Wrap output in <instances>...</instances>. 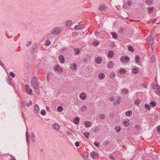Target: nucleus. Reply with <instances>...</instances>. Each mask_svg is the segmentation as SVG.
Returning a JSON list of instances; mask_svg holds the SVG:
<instances>
[{"instance_id": "obj_41", "label": "nucleus", "mask_w": 160, "mask_h": 160, "mask_svg": "<svg viewBox=\"0 0 160 160\" xmlns=\"http://www.w3.org/2000/svg\"><path fill=\"white\" fill-rule=\"evenodd\" d=\"M51 44V42L49 40H47L45 41V45L46 46H49Z\"/></svg>"}, {"instance_id": "obj_20", "label": "nucleus", "mask_w": 160, "mask_h": 160, "mask_svg": "<svg viewBox=\"0 0 160 160\" xmlns=\"http://www.w3.org/2000/svg\"><path fill=\"white\" fill-rule=\"evenodd\" d=\"M158 87H157V89L156 90L155 92L156 94L158 95H160V86L159 85H157Z\"/></svg>"}, {"instance_id": "obj_44", "label": "nucleus", "mask_w": 160, "mask_h": 160, "mask_svg": "<svg viewBox=\"0 0 160 160\" xmlns=\"http://www.w3.org/2000/svg\"><path fill=\"white\" fill-rule=\"evenodd\" d=\"M157 85H159L158 84H155L154 83H152V88L153 89H155L156 88H157L158 87V86Z\"/></svg>"}, {"instance_id": "obj_34", "label": "nucleus", "mask_w": 160, "mask_h": 160, "mask_svg": "<svg viewBox=\"0 0 160 160\" xmlns=\"http://www.w3.org/2000/svg\"><path fill=\"white\" fill-rule=\"evenodd\" d=\"M121 130V128L120 126L115 128V130L117 133L119 132Z\"/></svg>"}, {"instance_id": "obj_59", "label": "nucleus", "mask_w": 160, "mask_h": 160, "mask_svg": "<svg viewBox=\"0 0 160 160\" xmlns=\"http://www.w3.org/2000/svg\"><path fill=\"white\" fill-rule=\"evenodd\" d=\"M109 158L111 159H112V160H115V158L113 157L111 155H109Z\"/></svg>"}, {"instance_id": "obj_33", "label": "nucleus", "mask_w": 160, "mask_h": 160, "mask_svg": "<svg viewBox=\"0 0 160 160\" xmlns=\"http://www.w3.org/2000/svg\"><path fill=\"white\" fill-rule=\"evenodd\" d=\"M140 59V57L138 56H136L135 58V62L136 63H138L139 62Z\"/></svg>"}, {"instance_id": "obj_6", "label": "nucleus", "mask_w": 160, "mask_h": 160, "mask_svg": "<svg viewBox=\"0 0 160 160\" xmlns=\"http://www.w3.org/2000/svg\"><path fill=\"white\" fill-rule=\"evenodd\" d=\"M90 156L93 159H94L96 157H98L99 155L97 152L93 151L90 153Z\"/></svg>"}, {"instance_id": "obj_2", "label": "nucleus", "mask_w": 160, "mask_h": 160, "mask_svg": "<svg viewBox=\"0 0 160 160\" xmlns=\"http://www.w3.org/2000/svg\"><path fill=\"white\" fill-rule=\"evenodd\" d=\"M61 29L60 27H57L54 28L51 32V34H58L61 32Z\"/></svg>"}, {"instance_id": "obj_53", "label": "nucleus", "mask_w": 160, "mask_h": 160, "mask_svg": "<svg viewBox=\"0 0 160 160\" xmlns=\"http://www.w3.org/2000/svg\"><path fill=\"white\" fill-rule=\"evenodd\" d=\"M25 86L26 91H28L29 89L28 85L27 84H26L25 85Z\"/></svg>"}, {"instance_id": "obj_62", "label": "nucleus", "mask_w": 160, "mask_h": 160, "mask_svg": "<svg viewBox=\"0 0 160 160\" xmlns=\"http://www.w3.org/2000/svg\"><path fill=\"white\" fill-rule=\"evenodd\" d=\"M114 100V98L113 97H112L110 99V102H113Z\"/></svg>"}, {"instance_id": "obj_24", "label": "nucleus", "mask_w": 160, "mask_h": 160, "mask_svg": "<svg viewBox=\"0 0 160 160\" xmlns=\"http://www.w3.org/2000/svg\"><path fill=\"white\" fill-rule=\"evenodd\" d=\"M111 34L114 39H116L118 37L117 34L116 32H111Z\"/></svg>"}, {"instance_id": "obj_55", "label": "nucleus", "mask_w": 160, "mask_h": 160, "mask_svg": "<svg viewBox=\"0 0 160 160\" xmlns=\"http://www.w3.org/2000/svg\"><path fill=\"white\" fill-rule=\"evenodd\" d=\"M32 104V102L31 101H30L28 103H27V106L28 107L30 106Z\"/></svg>"}, {"instance_id": "obj_42", "label": "nucleus", "mask_w": 160, "mask_h": 160, "mask_svg": "<svg viewBox=\"0 0 160 160\" xmlns=\"http://www.w3.org/2000/svg\"><path fill=\"white\" fill-rule=\"evenodd\" d=\"M149 40H150L151 42H152V44L150 43V45H152L153 44V39L152 38V37L151 36L149 35Z\"/></svg>"}, {"instance_id": "obj_23", "label": "nucleus", "mask_w": 160, "mask_h": 160, "mask_svg": "<svg viewBox=\"0 0 160 160\" xmlns=\"http://www.w3.org/2000/svg\"><path fill=\"white\" fill-rule=\"evenodd\" d=\"M98 78L100 79H103L105 78V75L103 73H100L98 75Z\"/></svg>"}, {"instance_id": "obj_49", "label": "nucleus", "mask_w": 160, "mask_h": 160, "mask_svg": "<svg viewBox=\"0 0 160 160\" xmlns=\"http://www.w3.org/2000/svg\"><path fill=\"white\" fill-rule=\"evenodd\" d=\"M10 75L13 78H14L15 77V74L12 72H10Z\"/></svg>"}, {"instance_id": "obj_57", "label": "nucleus", "mask_w": 160, "mask_h": 160, "mask_svg": "<svg viewBox=\"0 0 160 160\" xmlns=\"http://www.w3.org/2000/svg\"><path fill=\"white\" fill-rule=\"evenodd\" d=\"M75 144V146L77 147H78L79 146V142L77 141L76 142Z\"/></svg>"}, {"instance_id": "obj_26", "label": "nucleus", "mask_w": 160, "mask_h": 160, "mask_svg": "<svg viewBox=\"0 0 160 160\" xmlns=\"http://www.w3.org/2000/svg\"><path fill=\"white\" fill-rule=\"evenodd\" d=\"M106 9V7L104 5H102L100 6L99 7V9L100 10H104Z\"/></svg>"}, {"instance_id": "obj_64", "label": "nucleus", "mask_w": 160, "mask_h": 160, "mask_svg": "<svg viewBox=\"0 0 160 160\" xmlns=\"http://www.w3.org/2000/svg\"><path fill=\"white\" fill-rule=\"evenodd\" d=\"M31 137L32 138H35V135L33 132H32L31 134Z\"/></svg>"}, {"instance_id": "obj_45", "label": "nucleus", "mask_w": 160, "mask_h": 160, "mask_svg": "<svg viewBox=\"0 0 160 160\" xmlns=\"http://www.w3.org/2000/svg\"><path fill=\"white\" fill-rule=\"evenodd\" d=\"M74 50H77V51H76L75 52V54L76 55H78L79 53H80V49L76 48V49H74Z\"/></svg>"}, {"instance_id": "obj_35", "label": "nucleus", "mask_w": 160, "mask_h": 160, "mask_svg": "<svg viewBox=\"0 0 160 160\" xmlns=\"http://www.w3.org/2000/svg\"><path fill=\"white\" fill-rule=\"evenodd\" d=\"M123 123L124 126L125 127L128 126L129 124V120L128 121H124Z\"/></svg>"}, {"instance_id": "obj_39", "label": "nucleus", "mask_w": 160, "mask_h": 160, "mask_svg": "<svg viewBox=\"0 0 160 160\" xmlns=\"http://www.w3.org/2000/svg\"><path fill=\"white\" fill-rule=\"evenodd\" d=\"M90 135V133L88 132H85L84 133V136L87 138H88L89 136Z\"/></svg>"}, {"instance_id": "obj_7", "label": "nucleus", "mask_w": 160, "mask_h": 160, "mask_svg": "<svg viewBox=\"0 0 160 160\" xmlns=\"http://www.w3.org/2000/svg\"><path fill=\"white\" fill-rule=\"evenodd\" d=\"M85 26L84 25H76L74 28L75 30H78L81 29L85 28Z\"/></svg>"}, {"instance_id": "obj_48", "label": "nucleus", "mask_w": 160, "mask_h": 160, "mask_svg": "<svg viewBox=\"0 0 160 160\" xmlns=\"http://www.w3.org/2000/svg\"><path fill=\"white\" fill-rule=\"evenodd\" d=\"M27 93L28 94H31L32 93V89H29L28 91H26Z\"/></svg>"}, {"instance_id": "obj_25", "label": "nucleus", "mask_w": 160, "mask_h": 160, "mask_svg": "<svg viewBox=\"0 0 160 160\" xmlns=\"http://www.w3.org/2000/svg\"><path fill=\"white\" fill-rule=\"evenodd\" d=\"M146 3L149 5H151L153 2V0H145Z\"/></svg>"}, {"instance_id": "obj_4", "label": "nucleus", "mask_w": 160, "mask_h": 160, "mask_svg": "<svg viewBox=\"0 0 160 160\" xmlns=\"http://www.w3.org/2000/svg\"><path fill=\"white\" fill-rule=\"evenodd\" d=\"M121 61L122 62H129L130 60V58L128 56H123L121 58H120Z\"/></svg>"}, {"instance_id": "obj_40", "label": "nucleus", "mask_w": 160, "mask_h": 160, "mask_svg": "<svg viewBox=\"0 0 160 160\" xmlns=\"http://www.w3.org/2000/svg\"><path fill=\"white\" fill-rule=\"evenodd\" d=\"M140 102V101L139 99H137L135 100V104L137 105V106H138L139 105V103Z\"/></svg>"}, {"instance_id": "obj_46", "label": "nucleus", "mask_w": 160, "mask_h": 160, "mask_svg": "<svg viewBox=\"0 0 160 160\" xmlns=\"http://www.w3.org/2000/svg\"><path fill=\"white\" fill-rule=\"evenodd\" d=\"M41 114L42 115H45L46 113V111L44 109L42 110L41 111Z\"/></svg>"}, {"instance_id": "obj_13", "label": "nucleus", "mask_w": 160, "mask_h": 160, "mask_svg": "<svg viewBox=\"0 0 160 160\" xmlns=\"http://www.w3.org/2000/svg\"><path fill=\"white\" fill-rule=\"evenodd\" d=\"M79 120L80 118L78 117H76L74 119L73 122L75 124H77L79 123Z\"/></svg>"}, {"instance_id": "obj_36", "label": "nucleus", "mask_w": 160, "mask_h": 160, "mask_svg": "<svg viewBox=\"0 0 160 160\" xmlns=\"http://www.w3.org/2000/svg\"><path fill=\"white\" fill-rule=\"evenodd\" d=\"M57 110L58 112H61L63 110V107L61 106H59L57 108Z\"/></svg>"}, {"instance_id": "obj_21", "label": "nucleus", "mask_w": 160, "mask_h": 160, "mask_svg": "<svg viewBox=\"0 0 160 160\" xmlns=\"http://www.w3.org/2000/svg\"><path fill=\"white\" fill-rule=\"evenodd\" d=\"M26 139L27 142L28 144L29 143V140L30 139H28L29 137V134L28 131H27L26 132Z\"/></svg>"}, {"instance_id": "obj_52", "label": "nucleus", "mask_w": 160, "mask_h": 160, "mask_svg": "<svg viewBox=\"0 0 160 160\" xmlns=\"http://www.w3.org/2000/svg\"><path fill=\"white\" fill-rule=\"evenodd\" d=\"M32 42L31 41H29L26 44V46L27 47H28L31 45L32 44Z\"/></svg>"}, {"instance_id": "obj_29", "label": "nucleus", "mask_w": 160, "mask_h": 160, "mask_svg": "<svg viewBox=\"0 0 160 160\" xmlns=\"http://www.w3.org/2000/svg\"><path fill=\"white\" fill-rule=\"evenodd\" d=\"M72 21L71 20H68L66 21L65 23V25L66 26H68L71 25L72 23Z\"/></svg>"}, {"instance_id": "obj_3", "label": "nucleus", "mask_w": 160, "mask_h": 160, "mask_svg": "<svg viewBox=\"0 0 160 160\" xmlns=\"http://www.w3.org/2000/svg\"><path fill=\"white\" fill-rule=\"evenodd\" d=\"M53 69L56 72H58L60 73L63 71L62 68L58 65L54 66Z\"/></svg>"}, {"instance_id": "obj_38", "label": "nucleus", "mask_w": 160, "mask_h": 160, "mask_svg": "<svg viewBox=\"0 0 160 160\" xmlns=\"http://www.w3.org/2000/svg\"><path fill=\"white\" fill-rule=\"evenodd\" d=\"M128 50L129 51L133 52L134 51V50L133 48L131 46H128Z\"/></svg>"}, {"instance_id": "obj_51", "label": "nucleus", "mask_w": 160, "mask_h": 160, "mask_svg": "<svg viewBox=\"0 0 160 160\" xmlns=\"http://www.w3.org/2000/svg\"><path fill=\"white\" fill-rule=\"evenodd\" d=\"M94 144L98 148V147H99V142H97L95 141L94 142Z\"/></svg>"}, {"instance_id": "obj_16", "label": "nucleus", "mask_w": 160, "mask_h": 160, "mask_svg": "<svg viewBox=\"0 0 160 160\" xmlns=\"http://www.w3.org/2000/svg\"><path fill=\"white\" fill-rule=\"evenodd\" d=\"M114 55V52L112 51H110L108 53V56L109 58H112Z\"/></svg>"}, {"instance_id": "obj_1", "label": "nucleus", "mask_w": 160, "mask_h": 160, "mask_svg": "<svg viewBox=\"0 0 160 160\" xmlns=\"http://www.w3.org/2000/svg\"><path fill=\"white\" fill-rule=\"evenodd\" d=\"M31 83L32 87L35 89L38 90V89L37 79L35 76L33 77L31 81Z\"/></svg>"}, {"instance_id": "obj_50", "label": "nucleus", "mask_w": 160, "mask_h": 160, "mask_svg": "<svg viewBox=\"0 0 160 160\" xmlns=\"http://www.w3.org/2000/svg\"><path fill=\"white\" fill-rule=\"evenodd\" d=\"M52 74V72H48L47 73V80L49 81V75H50V74Z\"/></svg>"}, {"instance_id": "obj_19", "label": "nucleus", "mask_w": 160, "mask_h": 160, "mask_svg": "<svg viewBox=\"0 0 160 160\" xmlns=\"http://www.w3.org/2000/svg\"><path fill=\"white\" fill-rule=\"evenodd\" d=\"M127 71L125 69L121 68L119 71V72L122 74H124L126 73Z\"/></svg>"}, {"instance_id": "obj_17", "label": "nucleus", "mask_w": 160, "mask_h": 160, "mask_svg": "<svg viewBox=\"0 0 160 160\" xmlns=\"http://www.w3.org/2000/svg\"><path fill=\"white\" fill-rule=\"evenodd\" d=\"M37 46L36 43L34 44L32 46V48L31 50V53H33L34 52Z\"/></svg>"}, {"instance_id": "obj_28", "label": "nucleus", "mask_w": 160, "mask_h": 160, "mask_svg": "<svg viewBox=\"0 0 160 160\" xmlns=\"http://www.w3.org/2000/svg\"><path fill=\"white\" fill-rule=\"evenodd\" d=\"M70 68L72 69H75L76 70L77 69V66L76 64L74 63H73L71 65Z\"/></svg>"}, {"instance_id": "obj_31", "label": "nucleus", "mask_w": 160, "mask_h": 160, "mask_svg": "<svg viewBox=\"0 0 160 160\" xmlns=\"http://www.w3.org/2000/svg\"><path fill=\"white\" fill-rule=\"evenodd\" d=\"M87 109V107L85 105H83L81 108V110L82 112H84L86 111Z\"/></svg>"}, {"instance_id": "obj_61", "label": "nucleus", "mask_w": 160, "mask_h": 160, "mask_svg": "<svg viewBox=\"0 0 160 160\" xmlns=\"http://www.w3.org/2000/svg\"><path fill=\"white\" fill-rule=\"evenodd\" d=\"M115 77V73H113L112 75H110V77L112 78H114Z\"/></svg>"}, {"instance_id": "obj_18", "label": "nucleus", "mask_w": 160, "mask_h": 160, "mask_svg": "<svg viewBox=\"0 0 160 160\" xmlns=\"http://www.w3.org/2000/svg\"><path fill=\"white\" fill-rule=\"evenodd\" d=\"M132 72L134 74H137L138 72V69L137 68H134L132 70Z\"/></svg>"}, {"instance_id": "obj_56", "label": "nucleus", "mask_w": 160, "mask_h": 160, "mask_svg": "<svg viewBox=\"0 0 160 160\" xmlns=\"http://www.w3.org/2000/svg\"><path fill=\"white\" fill-rule=\"evenodd\" d=\"M157 131H158V132L160 133V125H158L157 128Z\"/></svg>"}, {"instance_id": "obj_27", "label": "nucleus", "mask_w": 160, "mask_h": 160, "mask_svg": "<svg viewBox=\"0 0 160 160\" xmlns=\"http://www.w3.org/2000/svg\"><path fill=\"white\" fill-rule=\"evenodd\" d=\"M99 129V128L97 126L95 127L92 129V130L93 132H98Z\"/></svg>"}, {"instance_id": "obj_11", "label": "nucleus", "mask_w": 160, "mask_h": 160, "mask_svg": "<svg viewBox=\"0 0 160 160\" xmlns=\"http://www.w3.org/2000/svg\"><path fill=\"white\" fill-rule=\"evenodd\" d=\"M95 62L97 64H100L102 62V58L100 57H98L96 58Z\"/></svg>"}, {"instance_id": "obj_54", "label": "nucleus", "mask_w": 160, "mask_h": 160, "mask_svg": "<svg viewBox=\"0 0 160 160\" xmlns=\"http://www.w3.org/2000/svg\"><path fill=\"white\" fill-rule=\"evenodd\" d=\"M127 3L128 6H130L132 4V2H131V1L130 0H128L127 1Z\"/></svg>"}, {"instance_id": "obj_60", "label": "nucleus", "mask_w": 160, "mask_h": 160, "mask_svg": "<svg viewBox=\"0 0 160 160\" xmlns=\"http://www.w3.org/2000/svg\"><path fill=\"white\" fill-rule=\"evenodd\" d=\"M140 126L139 125H135V128L137 129H138L140 128Z\"/></svg>"}, {"instance_id": "obj_14", "label": "nucleus", "mask_w": 160, "mask_h": 160, "mask_svg": "<svg viewBox=\"0 0 160 160\" xmlns=\"http://www.w3.org/2000/svg\"><path fill=\"white\" fill-rule=\"evenodd\" d=\"M113 66L114 64L112 61L109 62L108 63V68L109 69L112 68L113 67Z\"/></svg>"}, {"instance_id": "obj_15", "label": "nucleus", "mask_w": 160, "mask_h": 160, "mask_svg": "<svg viewBox=\"0 0 160 160\" xmlns=\"http://www.w3.org/2000/svg\"><path fill=\"white\" fill-rule=\"evenodd\" d=\"M126 115L128 117H130L132 115V111L131 110H129L126 111L125 112Z\"/></svg>"}, {"instance_id": "obj_22", "label": "nucleus", "mask_w": 160, "mask_h": 160, "mask_svg": "<svg viewBox=\"0 0 160 160\" xmlns=\"http://www.w3.org/2000/svg\"><path fill=\"white\" fill-rule=\"evenodd\" d=\"M122 93L125 94H127L129 92V90L128 89L123 88L122 89Z\"/></svg>"}, {"instance_id": "obj_8", "label": "nucleus", "mask_w": 160, "mask_h": 160, "mask_svg": "<svg viewBox=\"0 0 160 160\" xmlns=\"http://www.w3.org/2000/svg\"><path fill=\"white\" fill-rule=\"evenodd\" d=\"M34 110L35 113L37 114L39 112V108L38 105L37 104H36L34 106Z\"/></svg>"}, {"instance_id": "obj_32", "label": "nucleus", "mask_w": 160, "mask_h": 160, "mask_svg": "<svg viewBox=\"0 0 160 160\" xmlns=\"http://www.w3.org/2000/svg\"><path fill=\"white\" fill-rule=\"evenodd\" d=\"M148 13H151L152 12V11L154 9V7H148Z\"/></svg>"}, {"instance_id": "obj_12", "label": "nucleus", "mask_w": 160, "mask_h": 160, "mask_svg": "<svg viewBox=\"0 0 160 160\" xmlns=\"http://www.w3.org/2000/svg\"><path fill=\"white\" fill-rule=\"evenodd\" d=\"M52 127L54 129L57 130L59 129V125L57 123L54 124L52 125Z\"/></svg>"}, {"instance_id": "obj_37", "label": "nucleus", "mask_w": 160, "mask_h": 160, "mask_svg": "<svg viewBox=\"0 0 160 160\" xmlns=\"http://www.w3.org/2000/svg\"><path fill=\"white\" fill-rule=\"evenodd\" d=\"M144 106L145 108L147 109L148 110H150V109H151V108L150 107V106L148 104H147V103H146L145 105H144Z\"/></svg>"}, {"instance_id": "obj_30", "label": "nucleus", "mask_w": 160, "mask_h": 160, "mask_svg": "<svg viewBox=\"0 0 160 160\" xmlns=\"http://www.w3.org/2000/svg\"><path fill=\"white\" fill-rule=\"evenodd\" d=\"M150 104L151 107L152 108H154L156 106V103L155 102L152 101L150 102Z\"/></svg>"}, {"instance_id": "obj_9", "label": "nucleus", "mask_w": 160, "mask_h": 160, "mask_svg": "<svg viewBox=\"0 0 160 160\" xmlns=\"http://www.w3.org/2000/svg\"><path fill=\"white\" fill-rule=\"evenodd\" d=\"M58 59L60 62L62 63H63L65 61V59L62 55H60L59 56Z\"/></svg>"}, {"instance_id": "obj_47", "label": "nucleus", "mask_w": 160, "mask_h": 160, "mask_svg": "<svg viewBox=\"0 0 160 160\" xmlns=\"http://www.w3.org/2000/svg\"><path fill=\"white\" fill-rule=\"evenodd\" d=\"M99 43V41H96L93 42V44L94 46H98Z\"/></svg>"}, {"instance_id": "obj_5", "label": "nucleus", "mask_w": 160, "mask_h": 160, "mask_svg": "<svg viewBox=\"0 0 160 160\" xmlns=\"http://www.w3.org/2000/svg\"><path fill=\"white\" fill-rule=\"evenodd\" d=\"M80 98L82 100H84L86 99L87 98L86 94L84 92L81 93L79 95Z\"/></svg>"}, {"instance_id": "obj_58", "label": "nucleus", "mask_w": 160, "mask_h": 160, "mask_svg": "<svg viewBox=\"0 0 160 160\" xmlns=\"http://www.w3.org/2000/svg\"><path fill=\"white\" fill-rule=\"evenodd\" d=\"M142 86L144 88H148L147 85L145 83L142 84Z\"/></svg>"}, {"instance_id": "obj_10", "label": "nucleus", "mask_w": 160, "mask_h": 160, "mask_svg": "<svg viewBox=\"0 0 160 160\" xmlns=\"http://www.w3.org/2000/svg\"><path fill=\"white\" fill-rule=\"evenodd\" d=\"M92 125V123L90 122L87 121L84 122L85 127L86 128L90 127Z\"/></svg>"}, {"instance_id": "obj_63", "label": "nucleus", "mask_w": 160, "mask_h": 160, "mask_svg": "<svg viewBox=\"0 0 160 160\" xmlns=\"http://www.w3.org/2000/svg\"><path fill=\"white\" fill-rule=\"evenodd\" d=\"M23 107H25L26 106L25 103L24 101H23L21 103Z\"/></svg>"}, {"instance_id": "obj_43", "label": "nucleus", "mask_w": 160, "mask_h": 160, "mask_svg": "<svg viewBox=\"0 0 160 160\" xmlns=\"http://www.w3.org/2000/svg\"><path fill=\"white\" fill-rule=\"evenodd\" d=\"M99 118H100L102 120H103L105 118V115L103 114H101L99 117Z\"/></svg>"}]
</instances>
